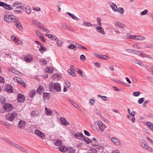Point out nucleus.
<instances>
[{
	"label": "nucleus",
	"mask_w": 153,
	"mask_h": 153,
	"mask_svg": "<svg viewBox=\"0 0 153 153\" xmlns=\"http://www.w3.org/2000/svg\"><path fill=\"white\" fill-rule=\"evenodd\" d=\"M133 54L145 58L150 59H152V57L150 55L136 50H134Z\"/></svg>",
	"instance_id": "nucleus-1"
},
{
	"label": "nucleus",
	"mask_w": 153,
	"mask_h": 153,
	"mask_svg": "<svg viewBox=\"0 0 153 153\" xmlns=\"http://www.w3.org/2000/svg\"><path fill=\"white\" fill-rule=\"evenodd\" d=\"M13 12L16 13H19L21 12L20 10H22L23 7L22 6V4L19 2H17L13 4Z\"/></svg>",
	"instance_id": "nucleus-2"
},
{
	"label": "nucleus",
	"mask_w": 153,
	"mask_h": 153,
	"mask_svg": "<svg viewBox=\"0 0 153 153\" xmlns=\"http://www.w3.org/2000/svg\"><path fill=\"white\" fill-rule=\"evenodd\" d=\"M49 88L51 91H53L54 89L58 92L61 91V86L59 83L51 82L49 85Z\"/></svg>",
	"instance_id": "nucleus-3"
},
{
	"label": "nucleus",
	"mask_w": 153,
	"mask_h": 153,
	"mask_svg": "<svg viewBox=\"0 0 153 153\" xmlns=\"http://www.w3.org/2000/svg\"><path fill=\"white\" fill-rule=\"evenodd\" d=\"M4 19L5 21L8 23L13 22L15 20V17L12 15H4Z\"/></svg>",
	"instance_id": "nucleus-4"
},
{
	"label": "nucleus",
	"mask_w": 153,
	"mask_h": 153,
	"mask_svg": "<svg viewBox=\"0 0 153 153\" xmlns=\"http://www.w3.org/2000/svg\"><path fill=\"white\" fill-rule=\"evenodd\" d=\"M17 114L16 113H9L5 115V118L7 120L10 121H13L14 118L16 117Z\"/></svg>",
	"instance_id": "nucleus-5"
},
{
	"label": "nucleus",
	"mask_w": 153,
	"mask_h": 153,
	"mask_svg": "<svg viewBox=\"0 0 153 153\" xmlns=\"http://www.w3.org/2000/svg\"><path fill=\"white\" fill-rule=\"evenodd\" d=\"M114 25L116 28L120 29H124L126 27L124 24L121 22L118 21H116L114 23Z\"/></svg>",
	"instance_id": "nucleus-6"
},
{
	"label": "nucleus",
	"mask_w": 153,
	"mask_h": 153,
	"mask_svg": "<svg viewBox=\"0 0 153 153\" xmlns=\"http://www.w3.org/2000/svg\"><path fill=\"white\" fill-rule=\"evenodd\" d=\"M110 140L113 144L119 146L121 144V142L120 140L115 137H111Z\"/></svg>",
	"instance_id": "nucleus-7"
},
{
	"label": "nucleus",
	"mask_w": 153,
	"mask_h": 153,
	"mask_svg": "<svg viewBox=\"0 0 153 153\" xmlns=\"http://www.w3.org/2000/svg\"><path fill=\"white\" fill-rule=\"evenodd\" d=\"M0 6L8 10H11L13 9V7L11 5L8 4L3 2L0 1Z\"/></svg>",
	"instance_id": "nucleus-8"
},
{
	"label": "nucleus",
	"mask_w": 153,
	"mask_h": 153,
	"mask_svg": "<svg viewBox=\"0 0 153 153\" xmlns=\"http://www.w3.org/2000/svg\"><path fill=\"white\" fill-rule=\"evenodd\" d=\"M99 129L100 131L102 132L104 131V129L107 127L102 122L99 121L97 123Z\"/></svg>",
	"instance_id": "nucleus-9"
},
{
	"label": "nucleus",
	"mask_w": 153,
	"mask_h": 153,
	"mask_svg": "<svg viewBox=\"0 0 153 153\" xmlns=\"http://www.w3.org/2000/svg\"><path fill=\"white\" fill-rule=\"evenodd\" d=\"M146 38L145 36L141 35H134L133 39L137 41H142L146 40Z\"/></svg>",
	"instance_id": "nucleus-10"
},
{
	"label": "nucleus",
	"mask_w": 153,
	"mask_h": 153,
	"mask_svg": "<svg viewBox=\"0 0 153 153\" xmlns=\"http://www.w3.org/2000/svg\"><path fill=\"white\" fill-rule=\"evenodd\" d=\"M35 133L38 137L42 139H43L45 137L44 134L38 129L36 130L35 131Z\"/></svg>",
	"instance_id": "nucleus-11"
},
{
	"label": "nucleus",
	"mask_w": 153,
	"mask_h": 153,
	"mask_svg": "<svg viewBox=\"0 0 153 153\" xmlns=\"http://www.w3.org/2000/svg\"><path fill=\"white\" fill-rule=\"evenodd\" d=\"M4 109L7 111H11L13 109L12 105L8 103L5 104L3 106Z\"/></svg>",
	"instance_id": "nucleus-12"
},
{
	"label": "nucleus",
	"mask_w": 153,
	"mask_h": 153,
	"mask_svg": "<svg viewBox=\"0 0 153 153\" xmlns=\"http://www.w3.org/2000/svg\"><path fill=\"white\" fill-rule=\"evenodd\" d=\"M74 66L73 65H71L70 67V69H68V70L69 74L74 77L76 76L75 73L73 71L74 69Z\"/></svg>",
	"instance_id": "nucleus-13"
},
{
	"label": "nucleus",
	"mask_w": 153,
	"mask_h": 153,
	"mask_svg": "<svg viewBox=\"0 0 153 153\" xmlns=\"http://www.w3.org/2000/svg\"><path fill=\"white\" fill-rule=\"evenodd\" d=\"M96 57L98 58L103 60H107L110 58L109 56L101 54H96Z\"/></svg>",
	"instance_id": "nucleus-14"
},
{
	"label": "nucleus",
	"mask_w": 153,
	"mask_h": 153,
	"mask_svg": "<svg viewBox=\"0 0 153 153\" xmlns=\"http://www.w3.org/2000/svg\"><path fill=\"white\" fill-rule=\"evenodd\" d=\"M35 32L36 33V34L38 36L39 38L42 40L43 42H45V40L44 39V36L42 33L39 32L38 30H36Z\"/></svg>",
	"instance_id": "nucleus-15"
},
{
	"label": "nucleus",
	"mask_w": 153,
	"mask_h": 153,
	"mask_svg": "<svg viewBox=\"0 0 153 153\" xmlns=\"http://www.w3.org/2000/svg\"><path fill=\"white\" fill-rule=\"evenodd\" d=\"M5 90L8 93H12L13 91V87L11 85H8L5 87Z\"/></svg>",
	"instance_id": "nucleus-16"
},
{
	"label": "nucleus",
	"mask_w": 153,
	"mask_h": 153,
	"mask_svg": "<svg viewBox=\"0 0 153 153\" xmlns=\"http://www.w3.org/2000/svg\"><path fill=\"white\" fill-rule=\"evenodd\" d=\"M24 60L27 62L30 63L32 61L33 59L32 56L27 55L24 57Z\"/></svg>",
	"instance_id": "nucleus-17"
},
{
	"label": "nucleus",
	"mask_w": 153,
	"mask_h": 153,
	"mask_svg": "<svg viewBox=\"0 0 153 153\" xmlns=\"http://www.w3.org/2000/svg\"><path fill=\"white\" fill-rule=\"evenodd\" d=\"M96 31L101 34L105 35V32L104 29L101 27H96Z\"/></svg>",
	"instance_id": "nucleus-18"
},
{
	"label": "nucleus",
	"mask_w": 153,
	"mask_h": 153,
	"mask_svg": "<svg viewBox=\"0 0 153 153\" xmlns=\"http://www.w3.org/2000/svg\"><path fill=\"white\" fill-rule=\"evenodd\" d=\"M26 122L23 120H20L18 125V127L21 129L23 128L26 125Z\"/></svg>",
	"instance_id": "nucleus-19"
},
{
	"label": "nucleus",
	"mask_w": 153,
	"mask_h": 153,
	"mask_svg": "<svg viewBox=\"0 0 153 153\" xmlns=\"http://www.w3.org/2000/svg\"><path fill=\"white\" fill-rule=\"evenodd\" d=\"M25 97V96L20 94H19L18 95L17 100L19 102L21 103L24 101Z\"/></svg>",
	"instance_id": "nucleus-20"
},
{
	"label": "nucleus",
	"mask_w": 153,
	"mask_h": 153,
	"mask_svg": "<svg viewBox=\"0 0 153 153\" xmlns=\"http://www.w3.org/2000/svg\"><path fill=\"white\" fill-rule=\"evenodd\" d=\"M60 120L62 124L63 125H70L69 123L65 117H61L60 118Z\"/></svg>",
	"instance_id": "nucleus-21"
},
{
	"label": "nucleus",
	"mask_w": 153,
	"mask_h": 153,
	"mask_svg": "<svg viewBox=\"0 0 153 153\" xmlns=\"http://www.w3.org/2000/svg\"><path fill=\"white\" fill-rule=\"evenodd\" d=\"M103 147L100 145H96V153L102 152L104 150Z\"/></svg>",
	"instance_id": "nucleus-22"
},
{
	"label": "nucleus",
	"mask_w": 153,
	"mask_h": 153,
	"mask_svg": "<svg viewBox=\"0 0 153 153\" xmlns=\"http://www.w3.org/2000/svg\"><path fill=\"white\" fill-rule=\"evenodd\" d=\"M45 71L46 73L52 74L53 73V69L52 67L48 66L45 68Z\"/></svg>",
	"instance_id": "nucleus-23"
},
{
	"label": "nucleus",
	"mask_w": 153,
	"mask_h": 153,
	"mask_svg": "<svg viewBox=\"0 0 153 153\" xmlns=\"http://www.w3.org/2000/svg\"><path fill=\"white\" fill-rule=\"evenodd\" d=\"M74 137L78 139H80L84 137L83 134L81 132L74 134Z\"/></svg>",
	"instance_id": "nucleus-24"
},
{
	"label": "nucleus",
	"mask_w": 153,
	"mask_h": 153,
	"mask_svg": "<svg viewBox=\"0 0 153 153\" xmlns=\"http://www.w3.org/2000/svg\"><path fill=\"white\" fill-rule=\"evenodd\" d=\"M45 35L48 37L49 38L51 39H54V40H57L58 39V38L54 35L51 34H48L46 33Z\"/></svg>",
	"instance_id": "nucleus-25"
},
{
	"label": "nucleus",
	"mask_w": 153,
	"mask_h": 153,
	"mask_svg": "<svg viewBox=\"0 0 153 153\" xmlns=\"http://www.w3.org/2000/svg\"><path fill=\"white\" fill-rule=\"evenodd\" d=\"M45 114L48 116H51L53 114L52 111L49 108H45Z\"/></svg>",
	"instance_id": "nucleus-26"
},
{
	"label": "nucleus",
	"mask_w": 153,
	"mask_h": 153,
	"mask_svg": "<svg viewBox=\"0 0 153 153\" xmlns=\"http://www.w3.org/2000/svg\"><path fill=\"white\" fill-rule=\"evenodd\" d=\"M8 143L12 145H13V146H14L18 148L19 149H21L22 150H23L24 151H25V149L22 148L20 146H19L17 144H16L15 143H13V142H12V141H9Z\"/></svg>",
	"instance_id": "nucleus-27"
},
{
	"label": "nucleus",
	"mask_w": 153,
	"mask_h": 153,
	"mask_svg": "<svg viewBox=\"0 0 153 153\" xmlns=\"http://www.w3.org/2000/svg\"><path fill=\"white\" fill-rule=\"evenodd\" d=\"M110 7L111 8L113 11L116 12L117 11V5L113 3H110L109 4Z\"/></svg>",
	"instance_id": "nucleus-28"
},
{
	"label": "nucleus",
	"mask_w": 153,
	"mask_h": 153,
	"mask_svg": "<svg viewBox=\"0 0 153 153\" xmlns=\"http://www.w3.org/2000/svg\"><path fill=\"white\" fill-rule=\"evenodd\" d=\"M67 149L68 148L63 145L60 146L59 148V150L62 152H66L67 150Z\"/></svg>",
	"instance_id": "nucleus-29"
},
{
	"label": "nucleus",
	"mask_w": 153,
	"mask_h": 153,
	"mask_svg": "<svg viewBox=\"0 0 153 153\" xmlns=\"http://www.w3.org/2000/svg\"><path fill=\"white\" fill-rule=\"evenodd\" d=\"M66 13L73 19H74L76 20H78L79 19L76 16L69 12H67Z\"/></svg>",
	"instance_id": "nucleus-30"
},
{
	"label": "nucleus",
	"mask_w": 153,
	"mask_h": 153,
	"mask_svg": "<svg viewBox=\"0 0 153 153\" xmlns=\"http://www.w3.org/2000/svg\"><path fill=\"white\" fill-rule=\"evenodd\" d=\"M141 146L144 149H145L149 146V145L147 144V142L143 140H142L141 141Z\"/></svg>",
	"instance_id": "nucleus-31"
},
{
	"label": "nucleus",
	"mask_w": 153,
	"mask_h": 153,
	"mask_svg": "<svg viewBox=\"0 0 153 153\" xmlns=\"http://www.w3.org/2000/svg\"><path fill=\"white\" fill-rule=\"evenodd\" d=\"M62 144V140L59 139L56 140L54 142V144L56 146H60Z\"/></svg>",
	"instance_id": "nucleus-32"
},
{
	"label": "nucleus",
	"mask_w": 153,
	"mask_h": 153,
	"mask_svg": "<svg viewBox=\"0 0 153 153\" xmlns=\"http://www.w3.org/2000/svg\"><path fill=\"white\" fill-rule=\"evenodd\" d=\"M134 35H131L129 33H127L124 36V38L126 39H133Z\"/></svg>",
	"instance_id": "nucleus-33"
},
{
	"label": "nucleus",
	"mask_w": 153,
	"mask_h": 153,
	"mask_svg": "<svg viewBox=\"0 0 153 153\" xmlns=\"http://www.w3.org/2000/svg\"><path fill=\"white\" fill-rule=\"evenodd\" d=\"M146 125L152 131H153V124L151 122H148Z\"/></svg>",
	"instance_id": "nucleus-34"
},
{
	"label": "nucleus",
	"mask_w": 153,
	"mask_h": 153,
	"mask_svg": "<svg viewBox=\"0 0 153 153\" xmlns=\"http://www.w3.org/2000/svg\"><path fill=\"white\" fill-rule=\"evenodd\" d=\"M40 46V48L39 49V51H40L42 53H43V52L46 51V48L43 46L42 44Z\"/></svg>",
	"instance_id": "nucleus-35"
},
{
	"label": "nucleus",
	"mask_w": 153,
	"mask_h": 153,
	"mask_svg": "<svg viewBox=\"0 0 153 153\" xmlns=\"http://www.w3.org/2000/svg\"><path fill=\"white\" fill-rule=\"evenodd\" d=\"M10 71L16 75H20V74H21V73L19 71L14 68H11Z\"/></svg>",
	"instance_id": "nucleus-36"
},
{
	"label": "nucleus",
	"mask_w": 153,
	"mask_h": 153,
	"mask_svg": "<svg viewBox=\"0 0 153 153\" xmlns=\"http://www.w3.org/2000/svg\"><path fill=\"white\" fill-rule=\"evenodd\" d=\"M67 151L69 153H74L75 152V150L74 148L70 147L68 148Z\"/></svg>",
	"instance_id": "nucleus-37"
},
{
	"label": "nucleus",
	"mask_w": 153,
	"mask_h": 153,
	"mask_svg": "<svg viewBox=\"0 0 153 153\" xmlns=\"http://www.w3.org/2000/svg\"><path fill=\"white\" fill-rule=\"evenodd\" d=\"M44 91V87L42 86H40L37 89V92L39 94H41Z\"/></svg>",
	"instance_id": "nucleus-38"
},
{
	"label": "nucleus",
	"mask_w": 153,
	"mask_h": 153,
	"mask_svg": "<svg viewBox=\"0 0 153 153\" xmlns=\"http://www.w3.org/2000/svg\"><path fill=\"white\" fill-rule=\"evenodd\" d=\"M99 97H100L102 100L104 101H109L108 98L106 96H101L100 95H99L98 96Z\"/></svg>",
	"instance_id": "nucleus-39"
},
{
	"label": "nucleus",
	"mask_w": 153,
	"mask_h": 153,
	"mask_svg": "<svg viewBox=\"0 0 153 153\" xmlns=\"http://www.w3.org/2000/svg\"><path fill=\"white\" fill-rule=\"evenodd\" d=\"M25 11L27 14H30L31 12V10L30 7L27 6L25 7Z\"/></svg>",
	"instance_id": "nucleus-40"
},
{
	"label": "nucleus",
	"mask_w": 153,
	"mask_h": 153,
	"mask_svg": "<svg viewBox=\"0 0 153 153\" xmlns=\"http://www.w3.org/2000/svg\"><path fill=\"white\" fill-rule=\"evenodd\" d=\"M116 12H118L121 14H123L124 13V10L122 7H119L117 8Z\"/></svg>",
	"instance_id": "nucleus-41"
},
{
	"label": "nucleus",
	"mask_w": 153,
	"mask_h": 153,
	"mask_svg": "<svg viewBox=\"0 0 153 153\" xmlns=\"http://www.w3.org/2000/svg\"><path fill=\"white\" fill-rule=\"evenodd\" d=\"M39 28L45 32H46L48 33H49V31L47 28H45L44 26H42V24H41V26H39Z\"/></svg>",
	"instance_id": "nucleus-42"
},
{
	"label": "nucleus",
	"mask_w": 153,
	"mask_h": 153,
	"mask_svg": "<svg viewBox=\"0 0 153 153\" xmlns=\"http://www.w3.org/2000/svg\"><path fill=\"white\" fill-rule=\"evenodd\" d=\"M83 141L86 143L89 144V143H90L91 142V140L88 137H83Z\"/></svg>",
	"instance_id": "nucleus-43"
},
{
	"label": "nucleus",
	"mask_w": 153,
	"mask_h": 153,
	"mask_svg": "<svg viewBox=\"0 0 153 153\" xmlns=\"http://www.w3.org/2000/svg\"><path fill=\"white\" fill-rule=\"evenodd\" d=\"M82 25L84 26L87 27H90L92 25L90 22H84Z\"/></svg>",
	"instance_id": "nucleus-44"
},
{
	"label": "nucleus",
	"mask_w": 153,
	"mask_h": 153,
	"mask_svg": "<svg viewBox=\"0 0 153 153\" xmlns=\"http://www.w3.org/2000/svg\"><path fill=\"white\" fill-rule=\"evenodd\" d=\"M33 24L37 26L39 28V26H41V24L36 21V20H34L32 21Z\"/></svg>",
	"instance_id": "nucleus-45"
},
{
	"label": "nucleus",
	"mask_w": 153,
	"mask_h": 153,
	"mask_svg": "<svg viewBox=\"0 0 153 153\" xmlns=\"http://www.w3.org/2000/svg\"><path fill=\"white\" fill-rule=\"evenodd\" d=\"M135 114V112L134 111H132L131 113H130L129 115L127 116V117L128 119H131V117L134 116Z\"/></svg>",
	"instance_id": "nucleus-46"
},
{
	"label": "nucleus",
	"mask_w": 153,
	"mask_h": 153,
	"mask_svg": "<svg viewBox=\"0 0 153 153\" xmlns=\"http://www.w3.org/2000/svg\"><path fill=\"white\" fill-rule=\"evenodd\" d=\"M50 94L49 93L45 92L43 94V96L44 99H47L49 98Z\"/></svg>",
	"instance_id": "nucleus-47"
},
{
	"label": "nucleus",
	"mask_w": 153,
	"mask_h": 153,
	"mask_svg": "<svg viewBox=\"0 0 153 153\" xmlns=\"http://www.w3.org/2000/svg\"><path fill=\"white\" fill-rule=\"evenodd\" d=\"M13 80L16 82H18L19 83H20L22 79L19 78L15 77L13 78Z\"/></svg>",
	"instance_id": "nucleus-48"
},
{
	"label": "nucleus",
	"mask_w": 153,
	"mask_h": 153,
	"mask_svg": "<svg viewBox=\"0 0 153 153\" xmlns=\"http://www.w3.org/2000/svg\"><path fill=\"white\" fill-rule=\"evenodd\" d=\"M36 93V91L34 90H32L30 93V96L31 98H33L34 96Z\"/></svg>",
	"instance_id": "nucleus-49"
},
{
	"label": "nucleus",
	"mask_w": 153,
	"mask_h": 153,
	"mask_svg": "<svg viewBox=\"0 0 153 153\" xmlns=\"http://www.w3.org/2000/svg\"><path fill=\"white\" fill-rule=\"evenodd\" d=\"M65 87H67V88H69L71 86V83L70 82L68 81H65Z\"/></svg>",
	"instance_id": "nucleus-50"
},
{
	"label": "nucleus",
	"mask_w": 153,
	"mask_h": 153,
	"mask_svg": "<svg viewBox=\"0 0 153 153\" xmlns=\"http://www.w3.org/2000/svg\"><path fill=\"white\" fill-rule=\"evenodd\" d=\"M39 62L43 64L47 65V61L45 59H41L39 60Z\"/></svg>",
	"instance_id": "nucleus-51"
},
{
	"label": "nucleus",
	"mask_w": 153,
	"mask_h": 153,
	"mask_svg": "<svg viewBox=\"0 0 153 153\" xmlns=\"http://www.w3.org/2000/svg\"><path fill=\"white\" fill-rule=\"evenodd\" d=\"M62 42L61 40H58L57 42V45L59 47H61L62 45Z\"/></svg>",
	"instance_id": "nucleus-52"
},
{
	"label": "nucleus",
	"mask_w": 153,
	"mask_h": 153,
	"mask_svg": "<svg viewBox=\"0 0 153 153\" xmlns=\"http://www.w3.org/2000/svg\"><path fill=\"white\" fill-rule=\"evenodd\" d=\"M145 150L147 151L152 152L153 151V149L149 145L145 149Z\"/></svg>",
	"instance_id": "nucleus-53"
},
{
	"label": "nucleus",
	"mask_w": 153,
	"mask_h": 153,
	"mask_svg": "<svg viewBox=\"0 0 153 153\" xmlns=\"http://www.w3.org/2000/svg\"><path fill=\"white\" fill-rule=\"evenodd\" d=\"M4 126L9 129H11L12 128L10 124L7 122L5 123Z\"/></svg>",
	"instance_id": "nucleus-54"
},
{
	"label": "nucleus",
	"mask_w": 153,
	"mask_h": 153,
	"mask_svg": "<svg viewBox=\"0 0 153 153\" xmlns=\"http://www.w3.org/2000/svg\"><path fill=\"white\" fill-rule=\"evenodd\" d=\"M15 42L16 43L17 45H22L23 44V43L22 41L19 39H17Z\"/></svg>",
	"instance_id": "nucleus-55"
},
{
	"label": "nucleus",
	"mask_w": 153,
	"mask_h": 153,
	"mask_svg": "<svg viewBox=\"0 0 153 153\" xmlns=\"http://www.w3.org/2000/svg\"><path fill=\"white\" fill-rule=\"evenodd\" d=\"M148 13V11L147 10H145L142 11L140 13V15L141 16H143L147 14Z\"/></svg>",
	"instance_id": "nucleus-56"
},
{
	"label": "nucleus",
	"mask_w": 153,
	"mask_h": 153,
	"mask_svg": "<svg viewBox=\"0 0 153 153\" xmlns=\"http://www.w3.org/2000/svg\"><path fill=\"white\" fill-rule=\"evenodd\" d=\"M140 91H136L133 93V95L134 97H138L140 95Z\"/></svg>",
	"instance_id": "nucleus-57"
},
{
	"label": "nucleus",
	"mask_w": 153,
	"mask_h": 153,
	"mask_svg": "<svg viewBox=\"0 0 153 153\" xmlns=\"http://www.w3.org/2000/svg\"><path fill=\"white\" fill-rule=\"evenodd\" d=\"M145 100V98L143 97L140 98L138 100V103L139 104H142Z\"/></svg>",
	"instance_id": "nucleus-58"
},
{
	"label": "nucleus",
	"mask_w": 153,
	"mask_h": 153,
	"mask_svg": "<svg viewBox=\"0 0 153 153\" xmlns=\"http://www.w3.org/2000/svg\"><path fill=\"white\" fill-rule=\"evenodd\" d=\"M134 49H126V51L127 53H132L133 54V53L134 52Z\"/></svg>",
	"instance_id": "nucleus-59"
},
{
	"label": "nucleus",
	"mask_w": 153,
	"mask_h": 153,
	"mask_svg": "<svg viewBox=\"0 0 153 153\" xmlns=\"http://www.w3.org/2000/svg\"><path fill=\"white\" fill-rule=\"evenodd\" d=\"M97 25L99 26H101V19L99 17H98L97 19Z\"/></svg>",
	"instance_id": "nucleus-60"
},
{
	"label": "nucleus",
	"mask_w": 153,
	"mask_h": 153,
	"mask_svg": "<svg viewBox=\"0 0 153 153\" xmlns=\"http://www.w3.org/2000/svg\"><path fill=\"white\" fill-rule=\"evenodd\" d=\"M146 140L150 142L151 144L153 145V140L149 137H146Z\"/></svg>",
	"instance_id": "nucleus-61"
},
{
	"label": "nucleus",
	"mask_w": 153,
	"mask_h": 153,
	"mask_svg": "<svg viewBox=\"0 0 153 153\" xmlns=\"http://www.w3.org/2000/svg\"><path fill=\"white\" fill-rule=\"evenodd\" d=\"M66 29L70 30L71 31L73 32H74V29L71 27L69 25L67 26V28H66Z\"/></svg>",
	"instance_id": "nucleus-62"
},
{
	"label": "nucleus",
	"mask_w": 153,
	"mask_h": 153,
	"mask_svg": "<svg viewBox=\"0 0 153 153\" xmlns=\"http://www.w3.org/2000/svg\"><path fill=\"white\" fill-rule=\"evenodd\" d=\"M16 27L19 30L22 29V25L20 23H17L16 25Z\"/></svg>",
	"instance_id": "nucleus-63"
},
{
	"label": "nucleus",
	"mask_w": 153,
	"mask_h": 153,
	"mask_svg": "<svg viewBox=\"0 0 153 153\" xmlns=\"http://www.w3.org/2000/svg\"><path fill=\"white\" fill-rule=\"evenodd\" d=\"M145 47L146 48H153V45L148 44L145 45Z\"/></svg>",
	"instance_id": "nucleus-64"
}]
</instances>
